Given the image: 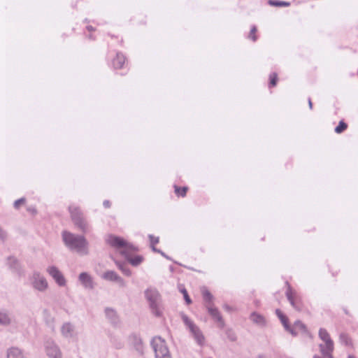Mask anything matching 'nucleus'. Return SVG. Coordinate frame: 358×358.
<instances>
[{"mask_svg":"<svg viewBox=\"0 0 358 358\" xmlns=\"http://www.w3.org/2000/svg\"><path fill=\"white\" fill-rule=\"evenodd\" d=\"M207 358H212V357H207Z\"/></svg>","mask_w":358,"mask_h":358,"instance_id":"4d7b16f0","label":"nucleus"},{"mask_svg":"<svg viewBox=\"0 0 358 358\" xmlns=\"http://www.w3.org/2000/svg\"><path fill=\"white\" fill-rule=\"evenodd\" d=\"M110 205H111V203H110V201H108V200H105V201H103V207H104V208H110Z\"/></svg>","mask_w":358,"mask_h":358,"instance_id":"79ce46f5","label":"nucleus"},{"mask_svg":"<svg viewBox=\"0 0 358 358\" xmlns=\"http://www.w3.org/2000/svg\"><path fill=\"white\" fill-rule=\"evenodd\" d=\"M257 358H266V357L264 355H259Z\"/></svg>","mask_w":358,"mask_h":358,"instance_id":"09e8293b","label":"nucleus"},{"mask_svg":"<svg viewBox=\"0 0 358 358\" xmlns=\"http://www.w3.org/2000/svg\"><path fill=\"white\" fill-rule=\"evenodd\" d=\"M47 272L49 275L54 279L55 282L60 287H63L66 285V279L62 274V273L59 270V268L55 266H48L47 268Z\"/></svg>","mask_w":358,"mask_h":358,"instance_id":"9d476101","label":"nucleus"},{"mask_svg":"<svg viewBox=\"0 0 358 358\" xmlns=\"http://www.w3.org/2000/svg\"><path fill=\"white\" fill-rule=\"evenodd\" d=\"M115 264L118 268L127 276H130L131 275V271L127 265L124 262H115Z\"/></svg>","mask_w":358,"mask_h":358,"instance_id":"bb28decb","label":"nucleus"},{"mask_svg":"<svg viewBox=\"0 0 358 358\" xmlns=\"http://www.w3.org/2000/svg\"><path fill=\"white\" fill-rule=\"evenodd\" d=\"M26 199L24 198H20L14 201L13 206L15 208L18 209L20 206L25 203Z\"/></svg>","mask_w":358,"mask_h":358,"instance_id":"58836bf2","label":"nucleus"},{"mask_svg":"<svg viewBox=\"0 0 358 358\" xmlns=\"http://www.w3.org/2000/svg\"><path fill=\"white\" fill-rule=\"evenodd\" d=\"M278 81V75L276 72H271L268 76V87L269 89L275 87Z\"/></svg>","mask_w":358,"mask_h":358,"instance_id":"393cba45","label":"nucleus"},{"mask_svg":"<svg viewBox=\"0 0 358 358\" xmlns=\"http://www.w3.org/2000/svg\"><path fill=\"white\" fill-rule=\"evenodd\" d=\"M347 128L348 124L343 120H341L338 126L336 127L334 131L336 134H341Z\"/></svg>","mask_w":358,"mask_h":358,"instance_id":"7c9ffc66","label":"nucleus"},{"mask_svg":"<svg viewBox=\"0 0 358 358\" xmlns=\"http://www.w3.org/2000/svg\"><path fill=\"white\" fill-rule=\"evenodd\" d=\"M292 308H294L297 310H300L301 308L296 304V303H297V296H296V293L294 292L293 289H292Z\"/></svg>","mask_w":358,"mask_h":358,"instance_id":"c9c22d12","label":"nucleus"},{"mask_svg":"<svg viewBox=\"0 0 358 358\" xmlns=\"http://www.w3.org/2000/svg\"><path fill=\"white\" fill-rule=\"evenodd\" d=\"M310 334L306 326L300 320H296L292 324V336Z\"/></svg>","mask_w":358,"mask_h":358,"instance_id":"2eb2a0df","label":"nucleus"},{"mask_svg":"<svg viewBox=\"0 0 358 358\" xmlns=\"http://www.w3.org/2000/svg\"><path fill=\"white\" fill-rule=\"evenodd\" d=\"M202 296L203 301L207 303L206 306H213V300L214 299L213 295L210 293L209 290L205 289L202 291Z\"/></svg>","mask_w":358,"mask_h":358,"instance_id":"b1692460","label":"nucleus"},{"mask_svg":"<svg viewBox=\"0 0 358 358\" xmlns=\"http://www.w3.org/2000/svg\"><path fill=\"white\" fill-rule=\"evenodd\" d=\"M268 4L274 7H287L290 6V2L280 0H268Z\"/></svg>","mask_w":358,"mask_h":358,"instance_id":"a878e982","label":"nucleus"},{"mask_svg":"<svg viewBox=\"0 0 358 358\" xmlns=\"http://www.w3.org/2000/svg\"><path fill=\"white\" fill-rule=\"evenodd\" d=\"M126 57L120 52L116 53V57L113 59V66L115 69H122L125 63Z\"/></svg>","mask_w":358,"mask_h":358,"instance_id":"aec40b11","label":"nucleus"},{"mask_svg":"<svg viewBox=\"0 0 358 358\" xmlns=\"http://www.w3.org/2000/svg\"><path fill=\"white\" fill-rule=\"evenodd\" d=\"M110 342L113 343V345L115 346L116 349H121L123 348V343L118 340L117 338L113 336L110 338Z\"/></svg>","mask_w":358,"mask_h":358,"instance_id":"72a5a7b5","label":"nucleus"},{"mask_svg":"<svg viewBox=\"0 0 358 358\" xmlns=\"http://www.w3.org/2000/svg\"><path fill=\"white\" fill-rule=\"evenodd\" d=\"M275 314L283 325L285 329L291 334V324H289L288 317L278 308L275 309Z\"/></svg>","mask_w":358,"mask_h":358,"instance_id":"a211bd4d","label":"nucleus"},{"mask_svg":"<svg viewBox=\"0 0 358 358\" xmlns=\"http://www.w3.org/2000/svg\"><path fill=\"white\" fill-rule=\"evenodd\" d=\"M208 314L211 317L219 324L220 328H223L224 326V321L221 315L217 308L213 306H206Z\"/></svg>","mask_w":358,"mask_h":358,"instance_id":"ddd939ff","label":"nucleus"},{"mask_svg":"<svg viewBox=\"0 0 358 358\" xmlns=\"http://www.w3.org/2000/svg\"><path fill=\"white\" fill-rule=\"evenodd\" d=\"M7 358H26L23 351L17 348L11 347L7 350Z\"/></svg>","mask_w":358,"mask_h":358,"instance_id":"412c9836","label":"nucleus"},{"mask_svg":"<svg viewBox=\"0 0 358 358\" xmlns=\"http://www.w3.org/2000/svg\"><path fill=\"white\" fill-rule=\"evenodd\" d=\"M90 22V21H89V20H88L87 18H85V19L84 20V22Z\"/></svg>","mask_w":358,"mask_h":358,"instance_id":"3c124183","label":"nucleus"},{"mask_svg":"<svg viewBox=\"0 0 358 358\" xmlns=\"http://www.w3.org/2000/svg\"><path fill=\"white\" fill-rule=\"evenodd\" d=\"M129 342L139 355L144 354V345L139 334L132 333L129 336Z\"/></svg>","mask_w":358,"mask_h":358,"instance_id":"9b49d317","label":"nucleus"},{"mask_svg":"<svg viewBox=\"0 0 358 358\" xmlns=\"http://www.w3.org/2000/svg\"><path fill=\"white\" fill-rule=\"evenodd\" d=\"M108 243L116 248H123L122 250L138 251L137 247L125 241L123 238L115 235H110L108 239Z\"/></svg>","mask_w":358,"mask_h":358,"instance_id":"0eeeda50","label":"nucleus"},{"mask_svg":"<svg viewBox=\"0 0 358 358\" xmlns=\"http://www.w3.org/2000/svg\"><path fill=\"white\" fill-rule=\"evenodd\" d=\"M224 308L227 311H230L231 310V306L227 304L224 305Z\"/></svg>","mask_w":358,"mask_h":358,"instance_id":"49530a36","label":"nucleus"},{"mask_svg":"<svg viewBox=\"0 0 358 358\" xmlns=\"http://www.w3.org/2000/svg\"><path fill=\"white\" fill-rule=\"evenodd\" d=\"M169 268H170V270H171V271H173V266H171Z\"/></svg>","mask_w":358,"mask_h":358,"instance_id":"5fc2aeb1","label":"nucleus"},{"mask_svg":"<svg viewBox=\"0 0 358 358\" xmlns=\"http://www.w3.org/2000/svg\"><path fill=\"white\" fill-rule=\"evenodd\" d=\"M7 238V233L0 227V240L3 242L6 241Z\"/></svg>","mask_w":358,"mask_h":358,"instance_id":"ea45409f","label":"nucleus"},{"mask_svg":"<svg viewBox=\"0 0 358 358\" xmlns=\"http://www.w3.org/2000/svg\"><path fill=\"white\" fill-rule=\"evenodd\" d=\"M45 350L49 358H62L59 348L52 339H48L45 342Z\"/></svg>","mask_w":358,"mask_h":358,"instance_id":"6e6552de","label":"nucleus"},{"mask_svg":"<svg viewBox=\"0 0 358 358\" xmlns=\"http://www.w3.org/2000/svg\"><path fill=\"white\" fill-rule=\"evenodd\" d=\"M285 284L287 285V290L285 292L286 297L287 301L291 303V285L288 280L285 281Z\"/></svg>","mask_w":358,"mask_h":358,"instance_id":"f704fd0d","label":"nucleus"},{"mask_svg":"<svg viewBox=\"0 0 358 358\" xmlns=\"http://www.w3.org/2000/svg\"><path fill=\"white\" fill-rule=\"evenodd\" d=\"M181 319L184 324L192 334L196 343L201 347L203 346L205 343V337L199 327L184 313L181 315Z\"/></svg>","mask_w":358,"mask_h":358,"instance_id":"20e7f679","label":"nucleus"},{"mask_svg":"<svg viewBox=\"0 0 358 358\" xmlns=\"http://www.w3.org/2000/svg\"><path fill=\"white\" fill-rule=\"evenodd\" d=\"M101 278L107 281L115 282L121 287L125 285L124 280L114 271H106L102 274Z\"/></svg>","mask_w":358,"mask_h":358,"instance_id":"f8f14e48","label":"nucleus"},{"mask_svg":"<svg viewBox=\"0 0 358 358\" xmlns=\"http://www.w3.org/2000/svg\"><path fill=\"white\" fill-rule=\"evenodd\" d=\"M159 254L164 257V258H166V259L168 260H170V261H173V259H171V257H169V255H167L165 252H164L162 250L160 251Z\"/></svg>","mask_w":358,"mask_h":358,"instance_id":"a19ab883","label":"nucleus"},{"mask_svg":"<svg viewBox=\"0 0 358 358\" xmlns=\"http://www.w3.org/2000/svg\"><path fill=\"white\" fill-rule=\"evenodd\" d=\"M78 280L85 289H93L94 288L93 278L87 272L80 273L78 275Z\"/></svg>","mask_w":358,"mask_h":358,"instance_id":"4468645a","label":"nucleus"},{"mask_svg":"<svg viewBox=\"0 0 358 358\" xmlns=\"http://www.w3.org/2000/svg\"><path fill=\"white\" fill-rule=\"evenodd\" d=\"M348 358H355V357L352 355H349Z\"/></svg>","mask_w":358,"mask_h":358,"instance_id":"8fccbe9b","label":"nucleus"},{"mask_svg":"<svg viewBox=\"0 0 358 358\" xmlns=\"http://www.w3.org/2000/svg\"><path fill=\"white\" fill-rule=\"evenodd\" d=\"M148 238H149V241H150V246L155 245L159 241V238L157 237V236H155L152 234H149L148 235Z\"/></svg>","mask_w":358,"mask_h":358,"instance_id":"e433bc0d","label":"nucleus"},{"mask_svg":"<svg viewBox=\"0 0 358 358\" xmlns=\"http://www.w3.org/2000/svg\"><path fill=\"white\" fill-rule=\"evenodd\" d=\"M129 250H122L120 252L121 255L122 256H124L125 257V259H127V261L131 264L133 266H138V265H140L143 261V256L141 255H136L134 256V257H132L129 252Z\"/></svg>","mask_w":358,"mask_h":358,"instance_id":"f3484780","label":"nucleus"},{"mask_svg":"<svg viewBox=\"0 0 358 358\" xmlns=\"http://www.w3.org/2000/svg\"><path fill=\"white\" fill-rule=\"evenodd\" d=\"M308 105H309L310 108L312 109L313 103H312L311 99L310 98L308 99Z\"/></svg>","mask_w":358,"mask_h":358,"instance_id":"de8ad7c7","label":"nucleus"},{"mask_svg":"<svg viewBox=\"0 0 358 358\" xmlns=\"http://www.w3.org/2000/svg\"><path fill=\"white\" fill-rule=\"evenodd\" d=\"M11 322V320L8 315L6 313L0 312V324L1 325H9Z\"/></svg>","mask_w":358,"mask_h":358,"instance_id":"c756f323","label":"nucleus"},{"mask_svg":"<svg viewBox=\"0 0 358 358\" xmlns=\"http://www.w3.org/2000/svg\"><path fill=\"white\" fill-rule=\"evenodd\" d=\"M89 38H90V39H94V38H93V36H92V34H90V35H89Z\"/></svg>","mask_w":358,"mask_h":358,"instance_id":"603ef678","label":"nucleus"},{"mask_svg":"<svg viewBox=\"0 0 358 358\" xmlns=\"http://www.w3.org/2000/svg\"><path fill=\"white\" fill-rule=\"evenodd\" d=\"M226 334L229 341L233 342L236 341V335L232 330H227Z\"/></svg>","mask_w":358,"mask_h":358,"instance_id":"4c0bfd02","label":"nucleus"},{"mask_svg":"<svg viewBox=\"0 0 358 358\" xmlns=\"http://www.w3.org/2000/svg\"><path fill=\"white\" fill-rule=\"evenodd\" d=\"M27 210L29 212H31L32 213H34V214H36L37 213L36 208H29Z\"/></svg>","mask_w":358,"mask_h":358,"instance_id":"a18cd8bd","label":"nucleus"},{"mask_svg":"<svg viewBox=\"0 0 358 358\" xmlns=\"http://www.w3.org/2000/svg\"><path fill=\"white\" fill-rule=\"evenodd\" d=\"M152 250L155 252H157V253H159L160 252L161 250L160 249H158L155 247V245H152L150 246Z\"/></svg>","mask_w":358,"mask_h":358,"instance_id":"37998d69","label":"nucleus"},{"mask_svg":"<svg viewBox=\"0 0 358 358\" xmlns=\"http://www.w3.org/2000/svg\"><path fill=\"white\" fill-rule=\"evenodd\" d=\"M7 264L9 268L14 273L20 274L22 268L19 261L13 256H9L7 259Z\"/></svg>","mask_w":358,"mask_h":358,"instance_id":"6ab92c4d","label":"nucleus"},{"mask_svg":"<svg viewBox=\"0 0 358 358\" xmlns=\"http://www.w3.org/2000/svg\"><path fill=\"white\" fill-rule=\"evenodd\" d=\"M175 193L178 196L184 197L187 194V192L188 190V187L186 186L184 187H178L177 185H174Z\"/></svg>","mask_w":358,"mask_h":358,"instance_id":"cd10ccee","label":"nucleus"},{"mask_svg":"<svg viewBox=\"0 0 358 358\" xmlns=\"http://www.w3.org/2000/svg\"><path fill=\"white\" fill-rule=\"evenodd\" d=\"M31 285L35 289L39 292H44L48 287L46 279L38 271L33 273Z\"/></svg>","mask_w":358,"mask_h":358,"instance_id":"1a4fd4ad","label":"nucleus"},{"mask_svg":"<svg viewBox=\"0 0 358 358\" xmlns=\"http://www.w3.org/2000/svg\"><path fill=\"white\" fill-rule=\"evenodd\" d=\"M180 292L182 294L183 298L185 301V303L187 305L191 304L192 303V301L190 296H189L187 289L185 287H182V288L180 289Z\"/></svg>","mask_w":358,"mask_h":358,"instance_id":"473e14b6","label":"nucleus"},{"mask_svg":"<svg viewBox=\"0 0 358 358\" xmlns=\"http://www.w3.org/2000/svg\"><path fill=\"white\" fill-rule=\"evenodd\" d=\"M319 337L324 342V344L320 345L322 354L327 358H333L332 352L334 348V342L327 331L323 328L320 329Z\"/></svg>","mask_w":358,"mask_h":358,"instance_id":"423d86ee","label":"nucleus"},{"mask_svg":"<svg viewBox=\"0 0 358 358\" xmlns=\"http://www.w3.org/2000/svg\"><path fill=\"white\" fill-rule=\"evenodd\" d=\"M340 342L346 345L350 346L352 345V341L350 336L345 333H341L339 336Z\"/></svg>","mask_w":358,"mask_h":358,"instance_id":"c85d7f7f","label":"nucleus"},{"mask_svg":"<svg viewBox=\"0 0 358 358\" xmlns=\"http://www.w3.org/2000/svg\"><path fill=\"white\" fill-rule=\"evenodd\" d=\"M105 314L106 318L112 326L116 327L120 324V320L119 316L114 309L111 308H106L105 309Z\"/></svg>","mask_w":358,"mask_h":358,"instance_id":"dca6fc26","label":"nucleus"},{"mask_svg":"<svg viewBox=\"0 0 358 358\" xmlns=\"http://www.w3.org/2000/svg\"><path fill=\"white\" fill-rule=\"evenodd\" d=\"M173 262L176 264H178V265H181L180 264H179L178 262L176 261H173Z\"/></svg>","mask_w":358,"mask_h":358,"instance_id":"864d4df0","label":"nucleus"},{"mask_svg":"<svg viewBox=\"0 0 358 358\" xmlns=\"http://www.w3.org/2000/svg\"><path fill=\"white\" fill-rule=\"evenodd\" d=\"M74 330L73 326L70 322H65L61 329L62 334L66 338H71Z\"/></svg>","mask_w":358,"mask_h":358,"instance_id":"4be33fe9","label":"nucleus"},{"mask_svg":"<svg viewBox=\"0 0 358 358\" xmlns=\"http://www.w3.org/2000/svg\"><path fill=\"white\" fill-rule=\"evenodd\" d=\"M313 358H321V357H318V356H317V355H315V356L313 357Z\"/></svg>","mask_w":358,"mask_h":358,"instance_id":"6e6d98bb","label":"nucleus"},{"mask_svg":"<svg viewBox=\"0 0 358 358\" xmlns=\"http://www.w3.org/2000/svg\"><path fill=\"white\" fill-rule=\"evenodd\" d=\"M155 358H172L166 341L161 336H155L150 341Z\"/></svg>","mask_w":358,"mask_h":358,"instance_id":"39448f33","label":"nucleus"},{"mask_svg":"<svg viewBox=\"0 0 358 358\" xmlns=\"http://www.w3.org/2000/svg\"><path fill=\"white\" fill-rule=\"evenodd\" d=\"M62 238L64 245L71 251H76L83 255L88 254V242L83 235L63 231Z\"/></svg>","mask_w":358,"mask_h":358,"instance_id":"f257e3e1","label":"nucleus"},{"mask_svg":"<svg viewBox=\"0 0 358 358\" xmlns=\"http://www.w3.org/2000/svg\"><path fill=\"white\" fill-rule=\"evenodd\" d=\"M145 298L148 302L149 308L151 313L156 317H162L163 316V304L162 296L155 288L149 287L144 292Z\"/></svg>","mask_w":358,"mask_h":358,"instance_id":"f03ea898","label":"nucleus"},{"mask_svg":"<svg viewBox=\"0 0 358 358\" xmlns=\"http://www.w3.org/2000/svg\"><path fill=\"white\" fill-rule=\"evenodd\" d=\"M257 31V27L255 25H252L250 29V31L248 36V38L252 41H256L257 40V36L256 34Z\"/></svg>","mask_w":358,"mask_h":358,"instance_id":"2f4dec72","label":"nucleus"},{"mask_svg":"<svg viewBox=\"0 0 358 358\" xmlns=\"http://www.w3.org/2000/svg\"><path fill=\"white\" fill-rule=\"evenodd\" d=\"M86 29H87V31H90V32L95 31V28H94V27H92V26H91V25H87V26L86 27Z\"/></svg>","mask_w":358,"mask_h":358,"instance_id":"c03bdc74","label":"nucleus"},{"mask_svg":"<svg viewBox=\"0 0 358 358\" xmlns=\"http://www.w3.org/2000/svg\"><path fill=\"white\" fill-rule=\"evenodd\" d=\"M250 319L255 324L264 327L266 325V320L263 315L253 312L251 313Z\"/></svg>","mask_w":358,"mask_h":358,"instance_id":"5701e85b","label":"nucleus"},{"mask_svg":"<svg viewBox=\"0 0 358 358\" xmlns=\"http://www.w3.org/2000/svg\"><path fill=\"white\" fill-rule=\"evenodd\" d=\"M68 210L74 226L83 233L87 232L90 229V224L80 208L76 204H71L68 207Z\"/></svg>","mask_w":358,"mask_h":358,"instance_id":"7ed1b4c3","label":"nucleus"}]
</instances>
